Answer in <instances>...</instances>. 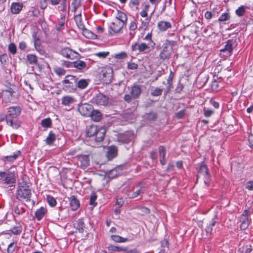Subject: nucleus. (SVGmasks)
<instances>
[{
  "label": "nucleus",
  "mask_w": 253,
  "mask_h": 253,
  "mask_svg": "<svg viewBox=\"0 0 253 253\" xmlns=\"http://www.w3.org/2000/svg\"><path fill=\"white\" fill-rule=\"evenodd\" d=\"M22 112V108L20 106H12L8 108L7 112V125L14 129H18L20 127L21 122L16 119Z\"/></svg>",
  "instance_id": "obj_1"
},
{
  "label": "nucleus",
  "mask_w": 253,
  "mask_h": 253,
  "mask_svg": "<svg viewBox=\"0 0 253 253\" xmlns=\"http://www.w3.org/2000/svg\"><path fill=\"white\" fill-rule=\"evenodd\" d=\"M78 78L73 75H67L65 79L62 81V88L68 92H73L77 89V83Z\"/></svg>",
  "instance_id": "obj_2"
},
{
  "label": "nucleus",
  "mask_w": 253,
  "mask_h": 253,
  "mask_svg": "<svg viewBox=\"0 0 253 253\" xmlns=\"http://www.w3.org/2000/svg\"><path fill=\"white\" fill-rule=\"evenodd\" d=\"M175 42L167 40L163 44V50L160 52L159 56L161 59L164 60L170 57V54L173 50V46Z\"/></svg>",
  "instance_id": "obj_3"
},
{
  "label": "nucleus",
  "mask_w": 253,
  "mask_h": 253,
  "mask_svg": "<svg viewBox=\"0 0 253 253\" xmlns=\"http://www.w3.org/2000/svg\"><path fill=\"white\" fill-rule=\"evenodd\" d=\"M233 35H236L237 33H233ZM237 40L236 36H234L233 39L228 40L224 47L220 50V54L223 53H224L223 56L226 57L230 56L232 54L233 47L237 45Z\"/></svg>",
  "instance_id": "obj_4"
},
{
  "label": "nucleus",
  "mask_w": 253,
  "mask_h": 253,
  "mask_svg": "<svg viewBox=\"0 0 253 253\" xmlns=\"http://www.w3.org/2000/svg\"><path fill=\"white\" fill-rule=\"evenodd\" d=\"M18 184L16 193V198L20 201L23 199H26V201H30L31 197V189L28 188H24L23 186Z\"/></svg>",
  "instance_id": "obj_5"
},
{
  "label": "nucleus",
  "mask_w": 253,
  "mask_h": 253,
  "mask_svg": "<svg viewBox=\"0 0 253 253\" xmlns=\"http://www.w3.org/2000/svg\"><path fill=\"white\" fill-rule=\"evenodd\" d=\"M46 36L47 33H34L33 35L34 45L37 50L41 49L42 42H48Z\"/></svg>",
  "instance_id": "obj_6"
},
{
  "label": "nucleus",
  "mask_w": 253,
  "mask_h": 253,
  "mask_svg": "<svg viewBox=\"0 0 253 253\" xmlns=\"http://www.w3.org/2000/svg\"><path fill=\"white\" fill-rule=\"evenodd\" d=\"M0 177L3 178V180L7 184L16 183L17 175L14 171H0Z\"/></svg>",
  "instance_id": "obj_7"
},
{
  "label": "nucleus",
  "mask_w": 253,
  "mask_h": 253,
  "mask_svg": "<svg viewBox=\"0 0 253 253\" xmlns=\"http://www.w3.org/2000/svg\"><path fill=\"white\" fill-rule=\"evenodd\" d=\"M198 173L204 176V183L207 186H209L211 181V174L207 165L204 162L200 164Z\"/></svg>",
  "instance_id": "obj_8"
},
{
  "label": "nucleus",
  "mask_w": 253,
  "mask_h": 253,
  "mask_svg": "<svg viewBox=\"0 0 253 253\" xmlns=\"http://www.w3.org/2000/svg\"><path fill=\"white\" fill-rule=\"evenodd\" d=\"M113 71L112 68H105L101 71V80L104 84H110L113 79Z\"/></svg>",
  "instance_id": "obj_9"
},
{
  "label": "nucleus",
  "mask_w": 253,
  "mask_h": 253,
  "mask_svg": "<svg viewBox=\"0 0 253 253\" xmlns=\"http://www.w3.org/2000/svg\"><path fill=\"white\" fill-rule=\"evenodd\" d=\"M93 106L89 103H84L78 105V110L80 114L84 117H89L93 109Z\"/></svg>",
  "instance_id": "obj_10"
},
{
  "label": "nucleus",
  "mask_w": 253,
  "mask_h": 253,
  "mask_svg": "<svg viewBox=\"0 0 253 253\" xmlns=\"http://www.w3.org/2000/svg\"><path fill=\"white\" fill-rule=\"evenodd\" d=\"M92 102L97 105L105 106L108 103L109 98L107 95L99 93L93 97Z\"/></svg>",
  "instance_id": "obj_11"
},
{
  "label": "nucleus",
  "mask_w": 253,
  "mask_h": 253,
  "mask_svg": "<svg viewBox=\"0 0 253 253\" xmlns=\"http://www.w3.org/2000/svg\"><path fill=\"white\" fill-rule=\"evenodd\" d=\"M74 19L79 30H82L83 32H91L90 30L86 28L85 25L83 23L82 19L81 12H80L78 14L74 16Z\"/></svg>",
  "instance_id": "obj_12"
},
{
  "label": "nucleus",
  "mask_w": 253,
  "mask_h": 253,
  "mask_svg": "<svg viewBox=\"0 0 253 253\" xmlns=\"http://www.w3.org/2000/svg\"><path fill=\"white\" fill-rule=\"evenodd\" d=\"M142 183L140 182L138 183L136 187L138 188L136 191H133L132 192H129L127 194L128 198L132 199L135 198L145 192L144 187L142 185Z\"/></svg>",
  "instance_id": "obj_13"
},
{
  "label": "nucleus",
  "mask_w": 253,
  "mask_h": 253,
  "mask_svg": "<svg viewBox=\"0 0 253 253\" xmlns=\"http://www.w3.org/2000/svg\"><path fill=\"white\" fill-rule=\"evenodd\" d=\"M78 160L80 163V167L83 169H86L89 165L90 158L88 155H78Z\"/></svg>",
  "instance_id": "obj_14"
},
{
  "label": "nucleus",
  "mask_w": 253,
  "mask_h": 253,
  "mask_svg": "<svg viewBox=\"0 0 253 253\" xmlns=\"http://www.w3.org/2000/svg\"><path fill=\"white\" fill-rule=\"evenodd\" d=\"M122 170V166H117L115 168H114L113 169L109 170L107 172H106V174L107 175L109 178L113 179L117 177L118 175H119Z\"/></svg>",
  "instance_id": "obj_15"
},
{
  "label": "nucleus",
  "mask_w": 253,
  "mask_h": 253,
  "mask_svg": "<svg viewBox=\"0 0 253 253\" xmlns=\"http://www.w3.org/2000/svg\"><path fill=\"white\" fill-rule=\"evenodd\" d=\"M118 155L117 147L114 145H111L108 148L106 156L109 160H111Z\"/></svg>",
  "instance_id": "obj_16"
},
{
  "label": "nucleus",
  "mask_w": 253,
  "mask_h": 253,
  "mask_svg": "<svg viewBox=\"0 0 253 253\" xmlns=\"http://www.w3.org/2000/svg\"><path fill=\"white\" fill-rule=\"evenodd\" d=\"M142 92L140 86L138 84H134L131 87L129 93L132 95L133 99L138 98Z\"/></svg>",
  "instance_id": "obj_17"
},
{
  "label": "nucleus",
  "mask_w": 253,
  "mask_h": 253,
  "mask_svg": "<svg viewBox=\"0 0 253 253\" xmlns=\"http://www.w3.org/2000/svg\"><path fill=\"white\" fill-rule=\"evenodd\" d=\"M66 15L62 14L60 19L55 25V29L58 31H62L65 29L67 24H66Z\"/></svg>",
  "instance_id": "obj_18"
},
{
  "label": "nucleus",
  "mask_w": 253,
  "mask_h": 253,
  "mask_svg": "<svg viewBox=\"0 0 253 253\" xmlns=\"http://www.w3.org/2000/svg\"><path fill=\"white\" fill-rule=\"evenodd\" d=\"M98 128L97 126L94 125L87 126L85 130L86 136L88 137L94 136L95 133L97 132Z\"/></svg>",
  "instance_id": "obj_19"
},
{
  "label": "nucleus",
  "mask_w": 253,
  "mask_h": 253,
  "mask_svg": "<svg viewBox=\"0 0 253 253\" xmlns=\"http://www.w3.org/2000/svg\"><path fill=\"white\" fill-rule=\"evenodd\" d=\"M159 153L160 155V162L162 165L166 164L167 160L166 158V149L163 146H159L158 147Z\"/></svg>",
  "instance_id": "obj_20"
},
{
  "label": "nucleus",
  "mask_w": 253,
  "mask_h": 253,
  "mask_svg": "<svg viewBox=\"0 0 253 253\" xmlns=\"http://www.w3.org/2000/svg\"><path fill=\"white\" fill-rule=\"evenodd\" d=\"M23 4L22 2H13L10 6L11 12L13 14H18L22 9Z\"/></svg>",
  "instance_id": "obj_21"
},
{
  "label": "nucleus",
  "mask_w": 253,
  "mask_h": 253,
  "mask_svg": "<svg viewBox=\"0 0 253 253\" xmlns=\"http://www.w3.org/2000/svg\"><path fill=\"white\" fill-rule=\"evenodd\" d=\"M106 133V130L104 127H101L97 129V132L95 134V140L97 142H100L104 140Z\"/></svg>",
  "instance_id": "obj_22"
},
{
  "label": "nucleus",
  "mask_w": 253,
  "mask_h": 253,
  "mask_svg": "<svg viewBox=\"0 0 253 253\" xmlns=\"http://www.w3.org/2000/svg\"><path fill=\"white\" fill-rule=\"evenodd\" d=\"M133 134L130 132H126L124 134L120 135L119 139L123 143H128L133 139Z\"/></svg>",
  "instance_id": "obj_23"
},
{
  "label": "nucleus",
  "mask_w": 253,
  "mask_h": 253,
  "mask_svg": "<svg viewBox=\"0 0 253 253\" xmlns=\"http://www.w3.org/2000/svg\"><path fill=\"white\" fill-rule=\"evenodd\" d=\"M70 205L72 210L74 211H76L80 207V203L75 196H71L69 198Z\"/></svg>",
  "instance_id": "obj_24"
},
{
  "label": "nucleus",
  "mask_w": 253,
  "mask_h": 253,
  "mask_svg": "<svg viewBox=\"0 0 253 253\" xmlns=\"http://www.w3.org/2000/svg\"><path fill=\"white\" fill-rule=\"evenodd\" d=\"M1 96L3 101L5 103L14 102L18 97H14L12 94L7 92V91H2Z\"/></svg>",
  "instance_id": "obj_25"
},
{
  "label": "nucleus",
  "mask_w": 253,
  "mask_h": 253,
  "mask_svg": "<svg viewBox=\"0 0 253 253\" xmlns=\"http://www.w3.org/2000/svg\"><path fill=\"white\" fill-rule=\"evenodd\" d=\"M88 117H90L93 121L98 122L102 118V114L99 110L93 109Z\"/></svg>",
  "instance_id": "obj_26"
},
{
  "label": "nucleus",
  "mask_w": 253,
  "mask_h": 253,
  "mask_svg": "<svg viewBox=\"0 0 253 253\" xmlns=\"http://www.w3.org/2000/svg\"><path fill=\"white\" fill-rule=\"evenodd\" d=\"M126 20L127 17L125 13L121 11L118 12V20L117 21L119 26L124 27V25H126Z\"/></svg>",
  "instance_id": "obj_27"
},
{
  "label": "nucleus",
  "mask_w": 253,
  "mask_h": 253,
  "mask_svg": "<svg viewBox=\"0 0 253 253\" xmlns=\"http://www.w3.org/2000/svg\"><path fill=\"white\" fill-rule=\"evenodd\" d=\"M68 3L69 4V2H68L67 0H62V1L60 2V4H58V6H57V10L59 12H63V14L66 15ZM62 14V13L61 15Z\"/></svg>",
  "instance_id": "obj_28"
},
{
  "label": "nucleus",
  "mask_w": 253,
  "mask_h": 253,
  "mask_svg": "<svg viewBox=\"0 0 253 253\" xmlns=\"http://www.w3.org/2000/svg\"><path fill=\"white\" fill-rule=\"evenodd\" d=\"M171 25L170 22L161 21L158 23V27L161 31H165L171 28Z\"/></svg>",
  "instance_id": "obj_29"
},
{
  "label": "nucleus",
  "mask_w": 253,
  "mask_h": 253,
  "mask_svg": "<svg viewBox=\"0 0 253 253\" xmlns=\"http://www.w3.org/2000/svg\"><path fill=\"white\" fill-rule=\"evenodd\" d=\"M74 68L77 69L82 71L83 70L85 69H87V64L85 62L83 61L78 60L77 61H74Z\"/></svg>",
  "instance_id": "obj_30"
},
{
  "label": "nucleus",
  "mask_w": 253,
  "mask_h": 253,
  "mask_svg": "<svg viewBox=\"0 0 253 253\" xmlns=\"http://www.w3.org/2000/svg\"><path fill=\"white\" fill-rule=\"evenodd\" d=\"M46 212V209L42 207L36 211L35 213V217L38 220H40L44 216Z\"/></svg>",
  "instance_id": "obj_31"
},
{
  "label": "nucleus",
  "mask_w": 253,
  "mask_h": 253,
  "mask_svg": "<svg viewBox=\"0 0 253 253\" xmlns=\"http://www.w3.org/2000/svg\"><path fill=\"white\" fill-rule=\"evenodd\" d=\"M76 228L80 233H83L85 229V223L83 221V218H79L77 221V223L75 225Z\"/></svg>",
  "instance_id": "obj_32"
},
{
  "label": "nucleus",
  "mask_w": 253,
  "mask_h": 253,
  "mask_svg": "<svg viewBox=\"0 0 253 253\" xmlns=\"http://www.w3.org/2000/svg\"><path fill=\"white\" fill-rule=\"evenodd\" d=\"M89 81V80L86 79H81L78 80V79L77 83V88L78 87L81 89L86 88L88 85Z\"/></svg>",
  "instance_id": "obj_33"
},
{
  "label": "nucleus",
  "mask_w": 253,
  "mask_h": 253,
  "mask_svg": "<svg viewBox=\"0 0 253 253\" xmlns=\"http://www.w3.org/2000/svg\"><path fill=\"white\" fill-rule=\"evenodd\" d=\"M55 134L52 131H50L49 133L48 136L46 137L45 140V143L47 145H51L53 144V142L55 140Z\"/></svg>",
  "instance_id": "obj_34"
},
{
  "label": "nucleus",
  "mask_w": 253,
  "mask_h": 253,
  "mask_svg": "<svg viewBox=\"0 0 253 253\" xmlns=\"http://www.w3.org/2000/svg\"><path fill=\"white\" fill-rule=\"evenodd\" d=\"M111 239L116 243H124L128 241L127 238H123L117 235H111Z\"/></svg>",
  "instance_id": "obj_35"
},
{
  "label": "nucleus",
  "mask_w": 253,
  "mask_h": 253,
  "mask_svg": "<svg viewBox=\"0 0 253 253\" xmlns=\"http://www.w3.org/2000/svg\"><path fill=\"white\" fill-rule=\"evenodd\" d=\"M230 14L228 10L222 13L219 17L218 21L220 22H223L229 20L230 19Z\"/></svg>",
  "instance_id": "obj_36"
},
{
  "label": "nucleus",
  "mask_w": 253,
  "mask_h": 253,
  "mask_svg": "<svg viewBox=\"0 0 253 253\" xmlns=\"http://www.w3.org/2000/svg\"><path fill=\"white\" fill-rule=\"evenodd\" d=\"M108 250L111 252H121L123 251H126V248L123 247H119V246H115L113 245H110L108 247Z\"/></svg>",
  "instance_id": "obj_37"
},
{
  "label": "nucleus",
  "mask_w": 253,
  "mask_h": 253,
  "mask_svg": "<svg viewBox=\"0 0 253 253\" xmlns=\"http://www.w3.org/2000/svg\"><path fill=\"white\" fill-rule=\"evenodd\" d=\"M97 198V196L96 193L94 191H92L90 195L89 205L93 206V207H95L97 204L96 202Z\"/></svg>",
  "instance_id": "obj_38"
},
{
  "label": "nucleus",
  "mask_w": 253,
  "mask_h": 253,
  "mask_svg": "<svg viewBox=\"0 0 253 253\" xmlns=\"http://www.w3.org/2000/svg\"><path fill=\"white\" fill-rule=\"evenodd\" d=\"M27 60L30 64H38V57L34 54H28L27 56Z\"/></svg>",
  "instance_id": "obj_39"
},
{
  "label": "nucleus",
  "mask_w": 253,
  "mask_h": 253,
  "mask_svg": "<svg viewBox=\"0 0 253 253\" xmlns=\"http://www.w3.org/2000/svg\"><path fill=\"white\" fill-rule=\"evenodd\" d=\"M74 101V98L70 96H64L62 99V103L64 105H69Z\"/></svg>",
  "instance_id": "obj_40"
},
{
  "label": "nucleus",
  "mask_w": 253,
  "mask_h": 253,
  "mask_svg": "<svg viewBox=\"0 0 253 253\" xmlns=\"http://www.w3.org/2000/svg\"><path fill=\"white\" fill-rule=\"evenodd\" d=\"M138 49L139 52H144V53H148L150 51V47L145 43L138 44Z\"/></svg>",
  "instance_id": "obj_41"
},
{
  "label": "nucleus",
  "mask_w": 253,
  "mask_h": 253,
  "mask_svg": "<svg viewBox=\"0 0 253 253\" xmlns=\"http://www.w3.org/2000/svg\"><path fill=\"white\" fill-rule=\"evenodd\" d=\"M246 12V7L244 5H241L235 11V14L238 17L243 16Z\"/></svg>",
  "instance_id": "obj_42"
},
{
  "label": "nucleus",
  "mask_w": 253,
  "mask_h": 253,
  "mask_svg": "<svg viewBox=\"0 0 253 253\" xmlns=\"http://www.w3.org/2000/svg\"><path fill=\"white\" fill-rule=\"evenodd\" d=\"M110 28L112 32H120L123 30V27H122L121 26H119L118 22L117 21L116 23L113 22L110 26Z\"/></svg>",
  "instance_id": "obj_43"
},
{
  "label": "nucleus",
  "mask_w": 253,
  "mask_h": 253,
  "mask_svg": "<svg viewBox=\"0 0 253 253\" xmlns=\"http://www.w3.org/2000/svg\"><path fill=\"white\" fill-rule=\"evenodd\" d=\"M240 222L241 223L249 222V214L248 210H244L243 213L242 214L240 217Z\"/></svg>",
  "instance_id": "obj_44"
},
{
  "label": "nucleus",
  "mask_w": 253,
  "mask_h": 253,
  "mask_svg": "<svg viewBox=\"0 0 253 253\" xmlns=\"http://www.w3.org/2000/svg\"><path fill=\"white\" fill-rule=\"evenodd\" d=\"M41 125L43 127H50L52 125V121L50 118L43 119L41 122Z\"/></svg>",
  "instance_id": "obj_45"
},
{
  "label": "nucleus",
  "mask_w": 253,
  "mask_h": 253,
  "mask_svg": "<svg viewBox=\"0 0 253 253\" xmlns=\"http://www.w3.org/2000/svg\"><path fill=\"white\" fill-rule=\"evenodd\" d=\"M20 155L21 152L20 151H17L15 153H14L13 155L6 156L5 158L7 161L13 162Z\"/></svg>",
  "instance_id": "obj_46"
},
{
  "label": "nucleus",
  "mask_w": 253,
  "mask_h": 253,
  "mask_svg": "<svg viewBox=\"0 0 253 253\" xmlns=\"http://www.w3.org/2000/svg\"><path fill=\"white\" fill-rule=\"evenodd\" d=\"M12 90L8 92L10 94H12V96L14 97H19V93L18 92V88L15 85H12Z\"/></svg>",
  "instance_id": "obj_47"
},
{
  "label": "nucleus",
  "mask_w": 253,
  "mask_h": 253,
  "mask_svg": "<svg viewBox=\"0 0 253 253\" xmlns=\"http://www.w3.org/2000/svg\"><path fill=\"white\" fill-rule=\"evenodd\" d=\"M46 200L49 206L52 207H55L57 204L55 199L50 195H47Z\"/></svg>",
  "instance_id": "obj_48"
},
{
  "label": "nucleus",
  "mask_w": 253,
  "mask_h": 253,
  "mask_svg": "<svg viewBox=\"0 0 253 253\" xmlns=\"http://www.w3.org/2000/svg\"><path fill=\"white\" fill-rule=\"evenodd\" d=\"M146 118L149 121H155L158 117V115L156 113L151 112L149 113H146L145 115Z\"/></svg>",
  "instance_id": "obj_49"
},
{
  "label": "nucleus",
  "mask_w": 253,
  "mask_h": 253,
  "mask_svg": "<svg viewBox=\"0 0 253 253\" xmlns=\"http://www.w3.org/2000/svg\"><path fill=\"white\" fill-rule=\"evenodd\" d=\"M71 48L68 47L63 48L60 50L59 51V53L61 54L62 56L67 57V58L70 55L69 53H71Z\"/></svg>",
  "instance_id": "obj_50"
},
{
  "label": "nucleus",
  "mask_w": 253,
  "mask_h": 253,
  "mask_svg": "<svg viewBox=\"0 0 253 253\" xmlns=\"http://www.w3.org/2000/svg\"><path fill=\"white\" fill-rule=\"evenodd\" d=\"M22 228L21 226H14L10 229V231L14 235H18L22 232Z\"/></svg>",
  "instance_id": "obj_51"
},
{
  "label": "nucleus",
  "mask_w": 253,
  "mask_h": 253,
  "mask_svg": "<svg viewBox=\"0 0 253 253\" xmlns=\"http://www.w3.org/2000/svg\"><path fill=\"white\" fill-rule=\"evenodd\" d=\"M139 4V0H130L129 2V6L133 9L137 10Z\"/></svg>",
  "instance_id": "obj_52"
},
{
  "label": "nucleus",
  "mask_w": 253,
  "mask_h": 253,
  "mask_svg": "<svg viewBox=\"0 0 253 253\" xmlns=\"http://www.w3.org/2000/svg\"><path fill=\"white\" fill-rule=\"evenodd\" d=\"M70 55H69V57L68 58L71 59H79L81 58V55L78 52L75 51L74 50L71 49V53H69Z\"/></svg>",
  "instance_id": "obj_53"
},
{
  "label": "nucleus",
  "mask_w": 253,
  "mask_h": 253,
  "mask_svg": "<svg viewBox=\"0 0 253 253\" xmlns=\"http://www.w3.org/2000/svg\"><path fill=\"white\" fill-rule=\"evenodd\" d=\"M25 209L24 207H20L19 206H16L14 210L15 213L19 215L25 213Z\"/></svg>",
  "instance_id": "obj_54"
},
{
  "label": "nucleus",
  "mask_w": 253,
  "mask_h": 253,
  "mask_svg": "<svg viewBox=\"0 0 253 253\" xmlns=\"http://www.w3.org/2000/svg\"><path fill=\"white\" fill-rule=\"evenodd\" d=\"M174 77V74L172 72H170L169 78L167 79V87L173 88L172 82Z\"/></svg>",
  "instance_id": "obj_55"
},
{
  "label": "nucleus",
  "mask_w": 253,
  "mask_h": 253,
  "mask_svg": "<svg viewBox=\"0 0 253 253\" xmlns=\"http://www.w3.org/2000/svg\"><path fill=\"white\" fill-rule=\"evenodd\" d=\"M82 34L86 38L88 39H96L97 36L94 33H82Z\"/></svg>",
  "instance_id": "obj_56"
},
{
  "label": "nucleus",
  "mask_w": 253,
  "mask_h": 253,
  "mask_svg": "<svg viewBox=\"0 0 253 253\" xmlns=\"http://www.w3.org/2000/svg\"><path fill=\"white\" fill-rule=\"evenodd\" d=\"M216 221L214 220L213 219H212V221L210 223L209 226H208L205 230L207 233H211L212 231V227L214 226L215 225Z\"/></svg>",
  "instance_id": "obj_57"
},
{
  "label": "nucleus",
  "mask_w": 253,
  "mask_h": 253,
  "mask_svg": "<svg viewBox=\"0 0 253 253\" xmlns=\"http://www.w3.org/2000/svg\"><path fill=\"white\" fill-rule=\"evenodd\" d=\"M221 10L222 9L221 8L220 6H217L213 8L211 12L213 15V18L217 17Z\"/></svg>",
  "instance_id": "obj_58"
},
{
  "label": "nucleus",
  "mask_w": 253,
  "mask_h": 253,
  "mask_svg": "<svg viewBox=\"0 0 253 253\" xmlns=\"http://www.w3.org/2000/svg\"><path fill=\"white\" fill-rule=\"evenodd\" d=\"M54 72L58 75H64L65 74L66 71L63 68L61 67H56L54 69Z\"/></svg>",
  "instance_id": "obj_59"
},
{
  "label": "nucleus",
  "mask_w": 253,
  "mask_h": 253,
  "mask_svg": "<svg viewBox=\"0 0 253 253\" xmlns=\"http://www.w3.org/2000/svg\"><path fill=\"white\" fill-rule=\"evenodd\" d=\"M145 22H142L141 25L139 27V30L145 31L146 30H148L147 28L148 26L149 25V22L148 21V19H145Z\"/></svg>",
  "instance_id": "obj_60"
},
{
  "label": "nucleus",
  "mask_w": 253,
  "mask_h": 253,
  "mask_svg": "<svg viewBox=\"0 0 253 253\" xmlns=\"http://www.w3.org/2000/svg\"><path fill=\"white\" fill-rule=\"evenodd\" d=\"M8 50L12 54H15L16 53V46L14 43H10L8 45Z\"/></svg>",
  "instance_id": "obj_61"
},
{
  "label": "nucleus",
  "mask_w": 253,
  "mask_h": 253,
  "mask_svg": "<svg viewBox=\"0 0 253 253\" xmlns=\"http://www.w3.org/2000/svg\"><path fill=\"white\" fill-rule=\"evenodd\" d=\"M163 90V89L157 87L151 92V95L154 96H160L162 94Z\"/></svg>",
  "instance_id": "obj_62"
},
{
  "label": "nucleus",
  "mask_w": 253,
  "mask_h": 253,
  "mask_svg": "<svg viewBox=\"0 0 253 253\" xmlns=\"http://www.w3.org/2000/svg\"><path fill=\"white\" fill-rule=\"evenodd\" d=\"M16 244L14 242L10 243L7 248V252L8 253H13L15 252V249L16 247Z\"/></svg>",
  "instance_id": "obj_63"
},
{
  "label": "nucleus",
  "mask_w": 253,
  "mask_h": 253,
  "mask_svg": "<svg viewBox=\"0 0 253 253\" xmlns=\"http://www.w3.org/2000/svg\"><path fill=\"white\" fill-rule=\"evenodd\" d=\"M204 116L206 117H209L211 116L214 113V111L212 110L206 108L205 107L204 109Z\"/></svg>",
  "instance_id": "obj_64"
}]
</instances>
